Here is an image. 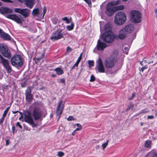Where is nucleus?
Wrapping results in <instances>:
<instances>
[{
	"label": "nucleus",
	"instance_id": "f257e3e1",
	"mask_svg": "<svg viewBox=\"0 0 157 157\" xmlns=\"http://www.w3.org/2000/svg\"><path fill=\"white\" fill-rule=\"evenodd\" d=\"M119 54L118 51L117 50L113 51L110 56L106 58L104 61L105 67L107 68H112L115 66L117 61V56Z\"/></svg>",
	"mask_w": 157,
	"mask_h": 157
},
{
	"label": "nucleus",
	"instance_id": "f03ea898",
	"mask_svg": "<svg viewBox=\"0 0 157 157\" xmlns=\"http://www.w3.org/2000/svg\"><path fill=\"white\" fill-rule=\"evenodd\" d=\"M23 61L22 56L17 54L14 55L11 59L12 65L17 67H21L23 64Z\"/></svg>",
	"mask_w": 157,
	"mask_h": 157
},
{
	"label": "nucleus",
	"instance_id": "7ed1b4c3",
	"mask_svg": "<svg viewBox=\"0 0 157 157\" xmlns=\"http://www.w3.org/2000/svg\"><path fill=\"white\" fill-rule=\"evenodd\" d=\"M126 20L125 14L122 12H118L114 18V22L117 25H121L124 24Z\"/></svg>",
	"mask_w": 157,
	"mask_h": 157
},
{
	"label": "nucleus",
	"instance_id": "20e7f679",
	"mask_svg": "<svg viewBox=\"0 0 157 157\" xmlns=\"http://www.w3.org/2000/svg\"><path fill=\"white\" fill-rule=\"evenodd\" d=\"M130 19L131 21L134 23H140L141 21L142 15L139 11L133 10L130 13Z\"/></svg>",
	"mask_w": 157,
	"mask_h": 157
},
{
	"label": "nucleus",
	"instance_id": "39448f33",
	"mask_svg": "<svg viewBox=\"0 0 157 157\" xmlns=\"http://www.w3.org/2000/svg\"><path fill=\"white\" fill-rule=\"evenodd\" d=\"M102 37L104 42L107 43H110L113 41L114 36L111 30H109L105 31L102 35Z\"/></svg>",
	"mask_w": 157,
	"mask_h": 157
},
{
	"label": "nucleus",
	"instance_id": "423d86ee",
	"mask_svg": "<svg viewBox=\"0 0 157 157\" xmlns=\"http://www.w3.org/2000/svg\"><path fill=\"white\" fill-rule=\"evenodd\" d=\"M66 33V31H63L62 30L59 31L57 30L52 33L50 38L52 41L56 40L63 38V35H65Z\"/></svg>",
	"mask_w": 157,
	"mask_h": 157
},
{
	"label": "nucleus",
	"instance_id": "0eeeda50",
	"mask_svg": "<svg viewBox=\"0 0 157 157\" xmlns=\"http://www.w3.org/2000/svg\"><path fill=\"white\" fill-rule=\"evenodd\" d=\"M0 52L5 57L10 59L11 57V53L7 46L5 44H0Z\"/></svg>",
	"mask_w": 157,
	"mask_h": 157
},
{
	"label": "nucleus",
	"instance_id": "6e6552de",
	"mask_svg": "<svg viewBox=\"0 0 157 157\" xmlns=\"http://www.w3.org/2000/svg\"><path fill=\"white\" fill-rule=\"evenodd\" d=\"M95 70L98 72L102 73L105 72V68L101 59L99 58L96 62Z\"/></svg>",
	"mask_w": 157,
	"mask_h": 157
},
{
	"label": "nucleus",
	"instance_id": "1a4fd4ad",
	"mask_svg": "<svg viewBox=\"0 0 157 157\" xmlns=\"http://www.w3.org/2000/svg\"><path fill=\"white\" fill-rule=\"evenodd\" d=\"M64 102L62 101H60L58 103L56 109V115L58 117L57 121L60 117L63 110L64 109Z\"/></svg>",
	"mask_w": 157,
	"mask_h": 157
},
{
	"label": "nucleus",
	"instance_id": "9d476101",
	"mask_svg": "<svg viewBox=\"0 0 157 157\" xmlns=\"http://www.w3.org/2000/svg\"><path fill=\"white\" fill-rule=\"evenodd\" d=\"M107 47V45L105 43L101 41L99 39L98 40L96 46L94 48L93 52H96V50L99 51H102Z\"/></svg>",
	"mask_w": 157,
	"mask_h": 157
},
{
	"label": "nucleus",
	"instance_id": "9b49d317",
	"mask_svg": "<svg viewBox=\"0 0 157 157\" xmlns=\"http://www.w3.org/2000/svg\"><path fill=\"white\" fill-rule=\"evenodd\" d=\"M15 12L20 13L25 17H28L29 15L30 10L27 8L21 9L20 8H15L14 9Z\"/></svg>",
	"mask_w": 157,
	"mask_h": 157
},
{
	"label": "nucleus",
	"instance_id": "f8f14e48",
	"mask_svg": "<svg viewBox=\"0 0 157 157\" xmlns=\"http://www.w3.org/2000/svg\"><path fill=\"white\" fill-rule=\"evenodd\" d=\"M25 121L32 125L33 127L36 126V124L34 123L31 113L28 111L24 115Z\"/></svg>",
	"mask_w": 157,
	"mask_h": 157
},
{
	"label": "nucleus",
	"instance_id": "ddd939ff",
	"mask_svg": "<svg viewBox=\"0 0 157 157\" xmlns=\"http://www.w3.org/2000/svg\"><path fill=\"white\" fill-rule=\"evenodd\" d=\"M0 59L4 67L5 68L7 73H11L12 71V69L9 65L8 60L4 58L2 56L1 57Z\"/></svg>",
	"mask_w": 157,
	"mask_h": 157
},
{
	"label": "nucleus",
	"instance_id": "4468645a",
	"mask_svg": "<svg viewBox=\"0 0 157 157\" xmlns=\"http://www.w3.org/2000/svg\"><path fill=\"white\" fill-rule=\"evenodd\" d=\"M31 91L32 89L31 87H28L25 90V100L27 102H31L32 101L33 96L31 94Z\"/></svg>",
	"mask_w": 157,
	"mask_h": 157
},
{
	"label": "nucleus",
	"instance_id": "2eb2a0df",
	"mask_svg": "<svg viewBox=\"0 0 157 157\" xmlns=\"http://www.w3.org/2000/svg\"><path fill=\"white\" fill-rule=\"evenodd\" d=\"M6 17L13 20L17 23L22 24V21L21 19L17 15L14 14H10L6 16Z\"/></svg>",
	"mask_w": 157,
	"mask_h": 157
},
{
	"label": "nucleus",
	"instance_id": "dca6fc26",
	"mask_svg": "<svg viewBox=\"0 0 157 157\" xmlns=\"http://www.w3.org/2000/svg\"><path fill=\"white\" fill-rule=\"evenodd\" d=\"M116 11V9L114 7H111L110 6L106 5L105 13L108 16H111Z\"/></svg>",
	"mask_w": 157,
	"mask_h": 157
},
{
	"label": "nucleus",
	"instance_id": "f3484780",
	"mask_svg": "<svg viewBox=\"0 0 157 157\" xmlns=\"http://www.w3.org/2000/svg\"><path fill=\"white\" fill-rule=\"evenodd\" d=\"M127 34L125 29L123 28L119 30L117 37L120 39L123 40L127 37Z\"/></svg>",
	"mask_w": 157,
	"mask_h": 157
},
{
	"label": "nucleus",
	"instance_id": "a211bd4d",
	"mask_svg": "<svg viewBox=\"0 0 157 157\" xmlns=\"http://www.w3.org/2000/svg\"><path fill=\"white\" fill-rule=\"evenodd\" d=\"M12 9L8 7H2L0 8V13L2 14L10 13H12Z\"/></svg>",
	"mask_w": 157,
	"mask_h": 157
},
{
	"label": "nucleus",
	"instance_id": "6ab92c4d",
	"mask_svg": "<svg viewBox=\"0 0 157 157\" xmlns=\"http://www.w3.org/2000/svg\"><path fill=\"white\" fill-rule=\"evenodd\" d=\"M24 2L26 6L30 9L33 8L35 4V0H24Z\"/></svg>",
	"mask_w": 157,
	"mask_h": 157
},
{
	"label": "nucleus",
	"instance_id": "aec40b11",
	"mask_svg": "<svg viewBox=\"0 0 157 157\" xmlns=\"http://www.w3.org/2000/svg\"><path fill=\"white\" fill-rule=\"evenodd\" d=\"M33 116L35 120H37L39 119V109L35 108L33 110Z\"/></svg>",
	"mask_w": 157,
	"mask_h": 157
},
{
	"label": "nucleus",
	"instance_id": "412c9836",
	"mask_svg": "<svg viewBox=\"0 0 157 157\" xmlns=\"http://www.w3.org/2000/svg\"><path fill=\"white\" fill-rule=\"evenodd\" d=\"M127 33H131L133 30L134 28L133 25L128 24L123 28Z\"/></svg>",
	"mask_w": 157,
	"mask_h": 157
},
{
	"label": "nucleus",
	"instance_id": "4be33fe9",
	"mask_svg": "<svg viewBox=\"0 0 157 157\" xmlns=\"http://www.w3.org/2000/svg\"><path fill=\"white\" fill-rule=\"evenodd\" d=\"M100 30L101 32H102L104 30L105 31H108L109 30H111V27L109 24L107 23L105 25L104 27V29H103L102 28L101 25H100Z\"/></svg>",
	"mask_w": 157,
	"mask_h": 157
},
{
	"label": "nucleus",
	"instance_id": "5701e85b",
	"mask_svg": "<svg viewBox=\"0 0 157 157\" xmlns=\"http://www.w3.org/2000/svg\"><path fill=\"white\" fill-rule=\"evenodd\" d=\"M1 37L5 40H11L10 36L7 33L3 32L1 35Z\"/></svg>",
	"mask_w": 157,
	"mask_h": 157
},
{
	"label": "nucleus",
	"instance_id": "b1692460",
	"mask_svg": "<svg viewBox=\"0 0 157 157\" xmlns=\"http://www.w3.org/2000/svg\"><path fill=\"white\" fill-rule=\"evenodd\" d=\"M120 2V0H113L108 3L107 5L110 6L111 7H115V6H113L119 4Z\"/></svg>",
	"mask_w": 157,
	"mask_h": 157
},
{
	"label": "nucleus",
	"instance_id": "393cba45",
	"mask_svg": "<svg viewBox=\"0 0 157 157\" xmlns=\"http://www.w3.org/2000/svg\"><path fill=\"white\" fill-rule=\"evenodd\" d=\"M54 71H56V74L58 75H60L63 73V71L59 67L56 68L54 70Z\"/></svg>",
	"mask_w": 157,
	"mask_h": 157
},
{
	"label": "nucleus",
	"instance_id": "a878e982",
	"mask_svg": "<svg viewBox=\"0 0 157 157\" xmlns=\"http://www.w3.org/2000/svg\"><path fill=\"white\" fill-rule=\"evenodd\" d=\"M47 114L46 110L44 109L40 111V119L41 118L44 117Z\"/></svg>",
	"mask_w": 157,
	"mask_h": 157
},
{
	"label": "nucleus",
	"instance_id": "bb28decb",
	"mask_svg": "<svg viewBox=\"0 0 157 157\" xmlns=\"http://www.w3.org/2000/svg\"><path fill=\"white\" fill-rule=\"evenodd\" d=\"M39 14V10L38 8L35 9L33 10L32 14L34 17H35Z\"/></svg>",
	"mask_w": 157,
	"mask_h": 157
},
{
	"label": "nucleus",
	"instance_id": "cd10ccee",
	"mask_svg": "<svg viewBox=\"0 0 157 157\" xmlns=\"http://www.w3.org/2000/svg\"><path fill=\"white\" fill-rule=\"evenodd\" d=\"M74 26V23L73 22H72L70 25H68L67 26L66 29L68 31H71L73 29Z\"/></svg>",
	"mask_w": 157,
	"mask_h": 157
},
{
	"label": "nucleus",
	"instance_id": "c85d7f7f",
	"mask_svg": "<svg viewBox=\"0 0 157 157\" xmlns=\"http://www.w3.org/2000/svg\"><path fill=\"white\" fill-rule=\"evenodd\" d=\"M151 146V141L150 140H147L145 144V147L147 148H150Z\"/></svg>",
	"mask_w": 157,
	"mask_h": 157
},
{
	"label": "nucleus",
	"instance_id": "c756f323",
	"mask_svg": "<svg viewBox=\"0 0 157 157\" xmlns=\"http://www.w3.org/2000/svg\"><path fill=\"white\" fill-rule=\"evenodd\" d=\"M10 108V106L7 107L6 109L4 110L2 116L3 117H5L9 111Z\"/></svg>",
	"mask_w": 157,
	"mask_h": 157
},
{
	"label": "nucleus",
	"instance_id": "7c9ffc66",
	"mask_svg": "<svg viewBox=\"0 0 157 157\" xmlns=\"http://www.w3.org/2000/svg\"><path fill=\"white\" fill-rule=\"evenodd\" d=\"M114 8L116 9V11L117 10H123L124 9V6L123 5H121L115 6Z\"/></svg>",
	"mask_w": 157,
	"mask_h": 157
},
{
	"label": "nucleus",
	"instance_id": "2f4dec72",
	"mask_svg": "<svg viewBox=\"0 0 157 157\" xmlns=\"http://www.w3.org/2000/svg\"><path fill=\"white\" fill-rule=\"evenodd\" d=\"M82 56V53H81L78 57L77 60L76 62L75 63V65H77L78 66L79 63L80 62V61L81 59V57Z\"/></svg>",
	"mask_w": 157,
	"mask_h": 157
},
{
	"label": "nucleus",
	"instance_id": "473e14b6",
	"mask_svg": "<svg viewBox=\"0 0 157 157\" xmlns=\"http://www.w3.org/2000/svg\"><path fill=\"white\" fill-rule=\"evenodd\" d=\"M47 12V9L45 6H44L43 9V11L42 13V18L43 19L44 18V16L45 15L46 12Z\"/></svg>",
	"mask_w": 157,
	"mask_h": 157
},
{
	"label": "nucleus",
	"instance_id": "72a5a7b5",
	"mask_svg": "<svg viewBox=\"0 0 157 157\" xmlns=\"http://www.w3.org/2000/svg\"><path fill=\"white\" fill-rule=\"evenodd\" d=\"M77 126H78V128H77L75 130V131H77L81 130L82 129V127L81 125L78 123H77L76 124Z\"/></svg>",
	"mask_w": 157,
	"mask_h": 157
},
{
	"label": "nucleus",
	"instance_id": "f704fd0d",
	"mask_svg": "<svg viewBox=\"0 0 157 157\" xmlns=\"http://www.w3.org/2000/svg\"><path fill=\"white\" fill-rule=\"evenodd\" d=\"M52 22L55 24H56L57 23L58 21V19L56 17H54L52 18Z\"/></svg>",
	"mask_w": 157,
	"mask_h": 157
},
{
	"label": "nucleus",
	"instance_id": "c9c22d12",
	"mask_svg": "<svg viewBox=\"0 0 157 157\" xmlns=\"http://www.w3.org/2000/svg\"><path fill=\"white\" fill-rule=\"evenodd\" d=\"M64 155V152H63L59 151L58 152L57 155L59 157H62Z\"/></svg>",
	"mask_w": 157,
	"mask_h": 157
},
{
	"label": "nucleus",
	"instance_id": "e433bc0d",
	"mask_svg": "<svg viewBox=\"0 0 157 157\" xmlns=\"http://www.w3.org/2000/svg\"><path fill=\"white\" fill-rule=\"evenodd\" d=\"M108 142L109 140H107L106 143H104L102 144V146L103 150H104L105 149L107 146V145H108Z\"/></svg>",
	"mask_w": 157,
	"mask_h": 157
},
{
	"label": "nucleus",
	"instance_id": "4c0bfd02",
	"mask_svg": "<svg viewBox=\"0 0 157 157\" xmlns=\"http://www.w3.org/2000/svg\"><path fill=\"white\" fill-rule=\"evenodd\" d=\"M62 20L64 21H66V23L67 24H69L70 23V21L67 17H65L63 18Z\"/></svg>",
	"mask_w": 157,
	"mask_h": 157
},
{
	"label": "nucleus",
	"instance_id": "58836bf2",
	"mask_svg": "<svg viewBox=\"0 0 157 157\" xmlns=\"http://www.w3.org/2000/svg\"><path fill=\"white\" fill-rule=\"evenodd\" d=\"M129 48L127 47H125L124 48V50L123 51V52H124L126 54H128V52L129 50Z\"/></svg>",
	"mask_w": 157,
	"mask_h": 157
},
{
	"label": "nucleus",
	"instance_id": "ea45409f",
	"mask_svg": "<svg viewBox=\"0 0 157 157\" xmlns=\"http://www.w3.org/2000/svg\"><path fill=\"white\" fill-rule=\"evenodd\" d=\"M133 107V105L132 104H130L127 107V111H128L130 109H132Z\"/></svg>",
	"mask_w": 157,
	"mask_h": 157
},
{
	"label": "nucleus",
	"instance_id": "a19ab883",
	"mask_svg": "<svg viewBox=\"0 0 157 157\" xmlns=\"http://www.w3.org/2000/svg\"><path fill=\"white\" fill-rule=\"evenodd\" d=\"M88 64L90 67H93L94 65V63L93 61L89 60L88 61Z\"/></svg>",
	"mask_w": 157,
	"mask_h": 157
},
{
	"label": "nucleus",
	"instance_id": "79ce46f5",
	"mask_svg": "<svg viewBox=\"0 0 157 157\" xmlns=\"http://www.w3.org/2000/svg\"><path fill=\"white\" fill-rule=\"evenodd\" d=\"M95 80V78L93 75H91L90 79V82H94Z\"/></svg>",
	"mask_w": 157,
	"mask_h": 157
},
{
	"label": "nucleus",
	"instance_id": "37998d69",
	"mask_svg": "<svg viewBox=\"0 0 157 157\" xmlns=\"http://www.w3.org/2000/svg\"><path fill=\"white\" fill-rule=\"evenodd\" d=\"M149 112V111H148L146 109H145L141 110L140 112V113H147Z\"/></svg>",
	"mask_w": 157,
	"mask_h": 157
},
{
	"label": "nucleus",
	"instance_id": "c03bdc74",
	"mask_svg": "<svg viewBox=\"0 0 157 157\" xmlns=\"http://www.w3.org/2000/svg\"><path fill=\"white\" fill-rule=\"evenodd\" d=\"M33 60L35 61L36 63H37L39 62V58L34 57L33 58Z\"/></svg>",
	"mask_w": 157,
	"mask_h": 157
},
{
	"label": "nucleus",
	"instance_id": "a18cd8bd",
	"mask_svg": "<svg viewBox=\"0 0 157 157\" xmlns=\"http://www.w3.org/2000/svg\"><path fill=\"white\" fill-rule=\"evenodd\" d=\"M75 119L72 116H69L67 118V120L68 121H71L72 120H74Z\"/></svg>",
	"mask_w": 157,
	"mask_h": 157
},
{
	"label": "nucleus",
	"instance_id": "49530a36",
	"mask_svg": "<svg viewBox=\"0 0 157 157\" xmlns=\"http://www.w3.org/2000/svg\"><path fill=\"white\" fill-rule=\"evenodd\" d=\"M16 126L18 127L20 129H22V126L21 125L20 123L19 122H17L16 124Z\"/></svg>",
	"mask_w": 157,
	"mask_h": 157
},
{
	"label": "nucleus",
	"instance_id": "de8ad7c7",
	"mask_svg": "<svg viewBox=\"0 0 157 157\" xmlns=\"http://www.w3.org/2000/svg\"><path fill=\"white\" fill-rule=\"evenodd\" d=\"M147 68V67L146 65H145L144 67H143L141 68L140 71H141L142 72H143L144 70L146 69Z\"/></svg>",
	"mask_w": 157,
	"mask_h": 157
},
{
	"label": "nucleus",
	"instance_id": "09e8293b",
	"mask_svg": "<svg viewBox=\"0 0 157 157\" xmlns=\"http://www.w3.org/2000/svg\"><path fill=\"white\" fill-rule=\"evenodd\" d=\"M5 117H3L2 116V117L1 119H0V124H1L3 123Z\"/></svg>",
	"mask_w": 157,
	"mask_h": 157
},
{
	"label": "nucleus",
	"instance_id": "8fccbe9b",
	"mask_svg": "<svg viewBox=\"0 0 157 157\" xmlns=\"http://www.w3.org/2000/svg\"><path fill=\"white\" fill-rule=\"evenodd\" d=\"M135 94L134 92L132 93V96L131 97L129 98L128 99L129 100H131L133 99L135 97Z\"/></svg>",
	"mask_w": 157,
	"mask_h": 157
},
{
	"label": "nucleus",
	"instance_id": "3c124183",
	"mask_svg": "<svg viewBox=\"0 0 157 157\" xmlns=\"http://www.w3.org/2000/svg\"><path fill=\"white\" fill-rule=\"evenodd\" d=\"M89 5L91 4V1L90 0H84Z\"/></svg>",
	"mask_w": 157,
	"mask_h": 157
},
{
	"label": "nucleus",
	"instance_id": "603ef678",
	"mask_svg": "<svg viewBox=\"0 0 157 157\" xmlns=\"http://www.w3.org/2000/svg\"><path fill=\"white\" fill-rule=\"evenodd\" d=\"M12 112L13 114H15L17 113H19L20 114H22V113L18 110L16 111H12Z\"/></svg>",
	"mask_w": 157,
	"mask_h": 157
},
{
	"label": "nucleus",
	"instance_id": "864d4df0",
	"mask_svg": "<svg viewBox=\"0 0 157 157\" xmlns=\"http://www.w3.org/2000/svg\"><path fill=\"white\" fill-rule=\"evenodd\" d=\"M16 128L14 126H13L12 127V133L13 134H14V132L15 131Z\"/></svg>",
	"mask_w": 157,
	"mask_h": 157
},
{
	"label": "nucleus",
	"instance_id": "5fc2aeb1",
	"mask_svg": "<svg viewBox=\"0 0 157 157\" xmlns=\"http://www.w3.org/2000/svg\"><path fill=\"white\" fill-rule=\"evenodd\" d=\"M71 48L70 47H69L68 46L67 48V51H68V52H70L71 51Z\"/></svg>",
	"mask_w": 157,
	"mask_h": 157
},
{
	"label": "nucleus",
	"instance_id": "6e6d98bb",
	"mask_svg": "<svg viewBox=\"0 0 157 157\" xmlns=\"http://www.w3.org/2000/svg\"><path fill=\"white\" fill-rule=\"evenodd\" d=\"M2 1L6 2H12L10 0H1Z\"/></svg>",
	"mask_w": 157,
	"mask_h": 157
},
{
	"label": "nucleus",
	"instance_id": "4d7b16f0",
	"mask_svg": "<svg viewBox=\"0 0 157 157\" xmlns=\"http://www.w3.org/2000/svg\"><path fill=\"white\" fill-rule=\"evenodd\" d=\"M154 118V117L153 115L148 116L147 117V118L148 119H152Z\"/></svg>",
	"mask_w": 157,
	"mask_h": 157
},
{
	"label": "nucleus",
	"instance_id": "13d9d810",
	"mask_svg": "<svg viewBox=\"0 0 157 157\" xmlns=\"http://www.w3.org/2000/svg\"><path fill=\"white\" fill-rule=\"evenodd\" d=\"M10 144L9 140H6V146H7Z\"/></svg>",
	"mask_w": 157,
	"mask_h": 157
},
{
	"label": "nucleus",
	"instance_id": "bf43d9fd",
	"mask_svg": "<svg viewBox=\"0 0 157 157\" xmlns=\"http://www.w3.org/2000/svg\"><path fill=\"white\" fill-rule=\"evenodd\" d=\"M44 55L45 53H42V56L41 57H40V61L41 58H43L44 56Z\"/></svg>",
	"mask_w": 157,
	"mask_h": 157
},
{
	"label": "nucleus",
	"instance_id": "052dcab7",
	"mask_svg": "<svg viewBox=\"0 0 157 157\" xmlns=\"http://www.w3.org/2000/svg\"><path fill=\"white\" fill-rule=\"evenodd\" d=\"M143 62H144V63H146V62L145 60H143L142 62H140V64L141 65H143Z\"/></svg>",
	"mask_w": 157,
	"mask_h": 157
},
{
	"label": "nucleus",
	"instance_id": "680f3d73",
	"mask_svg": "<svg viewBox=\"0 0 157 157\" xmlns=\"http://www.w3.org/2000/svg\"><path fill=\"white\" fill-rule=\"evenodd\" d=\"M155 13L156 15V17H157V9H156L155 10Z\"/></svg>",
	"mask_w": 157,
	"mask_h": 157
},
{
	"label": "nucleus",
	"instance_id": "e2e57ef3",
	"mask_svg": "<svg viewBox=\"0 0 157 157\" xmlns=\"http://www.w3.org/2000/svg\"><path fill=\"white\" fill-rule=\"evenodd\" d=\"M52 77H56V75L55 74H52Z\"/></svg>",
	"mask_w": 157,
	"mask_h": 157
},
{
	"label": "nucleus",
	"instance_id": "0e129e2a",
	"mask_svg": "<svg viewBox=\"0 0 157 157\" xmlns=\"http://www.w3.org/2000/svg\"><path fill=\"white\" fill-rule=\"evenodd\" d=\"M60 80H61V82L63 83L64 82H65V81H64V79H60Z\"/></svg>",
	"mask_w": 157,
	"mask_h": 157
},
{
	"label": "nucleus",
	"instance_id": "69168bd1",
	"mask_svg": "<svg viewBox=\"0 0 157 157\" xmlns=\"http://www.w3.org/2000/svg\"><path fill=\"white\" fill-rule=\"evenodd\" d=\"M21 116H20L19 118V120H21V119L23 118V116H22V114H21Z\"/></svg>",
	"mask_w": 157,
	"mask_h": 157
},
{
	"label": "nucleus",
	"instance_id": "338daca9",
	"mask_svg": "<svg viewBox=\"0 0 157 157\" xmlns=\"http://www.w3.org/2000/svg\"><path fill=\"white\" fill-rule=\"evenodd\" d=\"M4 32L3 31V30L0 28V35H1V34H2V33H3Z\"/></svg>",
	"mask_w": 157,
	"mask_h": 157
},
{
	"label": "nucleus",
	"instance_id": "774afa93",
	"mask_svg": "<svg viewBox=\"0 0 157 157\" xmlns=\"http://www.w3.org/2000/svg\"><path fill=\"white\" fill-rule=\"evenodd\" d=\"M154 157H157V154L155 153L154 154Z\"/></svg>",
	"mask_w": 157,
	"mask_h": 157
}]
</instances>
